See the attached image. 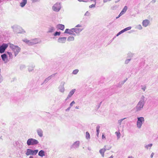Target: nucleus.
Returning <instances> with one entry per match:
<instances>
[{"instance_id":"nucleus-22","label":"nucleus","mask_w":158,"mask_h":158,"mask_svg":"<svg viewBox=\"0 0 158 158\" xmlns=\"http://www.w3.org/2000/svg\"><path fill=\"white\" fill-rule=\"evenodd\" d=\"M86 138L87 139L90 138V135L88 132H86Z\"/></svg>"},{"instance_id":"nucleus-40","label":"nucleus","mask_w":158,"mask_h":158,"mask_svg":"<svg viewBox=\"0 0 158 158\" xmlns=\"http://www.w3.org/2000/svg\"><path fill=\"white\" fill-rule=\"evenodd\" d=\"M79 1H81V0H80V1L79 0Z\"/></svg>"},{"instance_id":"nucleus-17","label":"nucleus","mask_w":158,"mask_h":158,"mask_svg":"<svg viewBox=\"0 0 158 158\" xmlns=\"http://www.w3.org/2000/svg\"><path fill=\"white\" fill-rule=\"evenodd\" d=\"M38 155L41 157H43L45 156V152L42 150H40L38 153Z\"/></svg>"},{"instance_id":"nucleus-1","label":"nucleus","mask_w":158,"mask_h":158,"mask_svg":"<svg viewBox=\"0 0 158 158\" xmlns=\"http://www.w3.org/2000/svg\"><path fill=\"white\" fill-rule=\"evenodd\" d=\"M81 31V29L77 28H73L71 29H66L64 31V33H69V34L75 35L74 33H78Z\"/></svg>"},{"instance_id":"nucleus-12","label":"nucleus","mask_w":158,"mask_h":158,"mask_svg":"<svg viewBox=\"0 0 158 158\" xmlns=\"http://www.w3.org/2000/svg\"><path fill=\"white\" fill-rule=\"evenodd\" d=\"M127 6H125L124 7L123 9L121 12H120V14L118 15V17H120L123 14L126 12V11L127 10Z\"/></svg>"},{"instance_id":"nucleus-33","label":"nucleus","mask_w":158,"mask_h":158,"mask_svg":"<svg viewBox=\"0 0 158 158\" xmlns=\"http://www.w3.org/2000/svg\"><path fill=\"white\" fill-rule=\"evenodd\" d=\"M154 154V153H152L151 155V158H152Z\"/></svg>"},{"instance_id":"nucleus-15","label":"nucleus","mask_w":158,"mask_h":158,"mask_svg":"<svg viewBox=\"0 0 158 158\" xmlns=\"http://www.w3.org/2000/svg\"><path fill=\"white\" fill-rule=\"evenodd\" d=\"M57 28L62 30H63L64 28V26L61 24H59L57 26Z\"/></svg>"},{"instance_id":"nucleus-8","label":"nucleus","mask_w":158,"mask_h":158,"mask_svg":"<svg viewBox=\"0 0 158 158\" xmlns=\"http://www.w3.org/2000/svg\"><path fill=\"white\" fill-rule=\"evenodd\" d=\"M143 107V104L142 102H139L137 104L136 109L137 111L140 110Z\"/></svg>"},{"instance_id":"nucleus-31","label":"nucleus","mask_w":158,"mask_h":158,"mask_svg":"<svg viewBox=\"0 0 158 158\" xmlns=\"http://www.w3.org/2000/svg\"><path fill=\"white\" fill-rule=\"evenodd\" d=\"M102 139H105V136L104 134H102Z\"/></svg>"},{"instance_id":"nucleus-7","label":"nucleus","mask_w":158,"mask_h":158,"mask_svg":"<svg viewBox=\"0 0 158 158\" xmlns=\"http://www.w3.org/2000/svg\"><path fill=\"white\" fill-rule=\"evenodd\" d=\"M60 5L57 3L55 4L52 7L53 10L56 11H59L60 10Z\"/></svg>"},{"instance_id":"nucleus-35","label":"nucleus","mask_w":158,"mask_h":158,"mask_svg":"<svg viewBox=\"0 0 158 158\" xmlns=\"http://www.w3.org/2000/svg\"><path fill=\"white\" fill-rule=\"evenodd\" d=\"M127 158H133L132 156H129Z\"/></svg>"},{"instance_id":"nucleus-2","label":"nucleus","mask_w":158,"mask_h":158,"mask_svg":"<svg viewBox=\"0 0 158 158\" xmlns=\"http://www.w3.org/2000/svg\"><path fill=\"white\" fill-rule=\"evenodd\" d=\"M10 47L15 53V56H16L20 51L21 48L18 46H15L12 44H10Z\"/></svg>"},{"instance_id":"nucleus-16","label":"nucleus","mask_w":158,"mask_h":158,"mask_svg":"<svg viewBox=\"0 0 158 158\" xmlns=\"http://www.w3.org/2000/svg\"><path fill=\"white\" fill-rule=\"evenodd\" d=\"M106 149L105 148H103L101 149L99 151V152L102 155V157L104 156V154L105 152L106 151Z\"/></svg>"},{"instance_id":"nucleus-4","label":"nucleus","mask_w":158,"mask_h":158,"mask_svg":"<svg viewBox=\"0 0 158 158\" xmlns=\"http://www.w3.org/2000/svg\"><path fill=\"white\" fill-rule=\"evenodd\" d=\"M38 150H32L31 149H28L27 150L26 155L27 156H29V155H36L38 152Z\"/></svg>"},{"instance_id":"nucleus-13","label":"nucleus","mask_w":158,"mask_h":158,"mask_svg":"<svg viewBox=\"0 0 158 158\" xmlns=\"http://www.w3.org/2000/svg\"><path fill=\"white\" fill-rule=\"evenodd\" d=\"M1 57L2 59V60L5 62H6L7 61V57L6 55L5 54H4L1 55Z\"/></svg>"},{"instance_id":"nucleus-23","label":"nucleus","mask_w":158,"mask_h":158,"mask_svg":"<svg viewBox=\"0 0 158 158\" xmlns=\"http://www.w3.org/2000/svg\"><path fill=\"white\" fill-rule=\"evenodd\" d=\"M68 40L69 41H73L74 40V38L73 37H69Z\"/></svg>"},{"instance_id":"nucleus-9","label":"nucleus","mask_w":158,"mask_h":158,"mask_svg":"<svg viewBox=\"0 0 158 158\" xmlns=\"http://www.w3.org/2000/svg\"><path fill=\"white\" fill-rule=\"evenodd\" d=\"M66 40V38L65 37L60 38L58 39V42L60 43H65Z\"/></svg>"},{"instance_id":"nucleus-3","label":"nucleus","mask_w":158,"mask_h":158,"mask_svg":"<svg viewBox=\"0 0 158 158\" xmlns=\"http://www.w3.org/2000/svg\"><path fill=\"white\" fill-rule=\"evenodd\" d=\"M38 143L37 140L32 138L28 139L27 141V144L29 146L37 144Z\"/></svg>"},{"instance_id":"nucleus-36","label":"nucleus","mask_w":158,"mask_h":158,"mask_svg":"<svg viewBox=\"0 0 158 158\" xmlns=\"http://www.w3.org/2000/svg\"><path fill=\"white\" fill-rule=\"evenodd\" d=\"M29 158H33V157H32V156H30V157Z\"/></svg>"},{"instance_id":"nucleus-34","label":"nucleus","mask_w":158,"mask_h":158,"mask_svg":"<svg viewBox=\"0 0 158 158\" xmlns=\"http://www.w3.org/2000/svg\"><path fill=\"white\" fill-rule=\"evenodd\" d=\"M123 119H121L120 120H119L118 121V122H119V123H120V125L121 124V123L122 121H123Z\"/></svg>"},{"instance_id":"nucleus-20","label":"nucleus","mask_w":158,"mask_h":158,"mask_svg":"<svg viewBox=\"0 0 158 158\" xmlns=\"http://www.w3.org/2000/svg\"><path fill=\"white\" fill-rule=\"evenodd\" d=\"M115 134L116 135L118 138H119L120 135V133L119 131L115 132Z\"/></svg>"},{"instance_id":"nucleus-11","label":"nucleus","mask_w":158,"mask_h":158,"mask_svg":"<svg viewBox=\"0 0 158 158\" xmlns=\"http://www.w3.org/2000/svg\"><path fill=\"white\" fill-rule=\"evenodd\" d=\"M150 22L148 19L143 20L142 22L143 26L145 27H146L149 25Z\"/></svg>"},{"instance_id":"nucleus-39","label":"nucleus","mask_w":158,"mask_h":158,"mask_svg":"<svg viewBox=\"0 0 158 158\" xmlns=\"http://www.w3.org/2000/svg\"><path fill=\"white\" fill-rule=\"evenodd\" d=\"M29 40H28L27 41V42H29Z\"/></svg>"},{"instance_id":"nucleus-29","label":"nucleus","mask_w":158,"mask_h":158,"mask_svg":"<svg viewBox=\"0 0 158 158\" xmlns=\"http://www.w3.org/2000/svg\"><path fill=\"white\" fill-rule=\"evenodd\" d=\"M75 103V102L74 101H73L70 104V106H72Z\"/></svg>"},{"instance_id":"nucleus-5","label":"nucleus","mask_w":158,"mask_h":158,"mask_svg":"<svg viewBox=\"0 0 158 158\" xmlns=\"http://www.w3.org/2000/svg\"><path fill=\"white\" fill-rule=\"evenodd\" d=\"M144 121V119L143 117H141L138 118V121L137 122V125L138 127L140 128L142 126V122Z\"/></svg>"},{"instance_id":"nucleus-41","label":"nucleus","mask_w":158,"mask_h":158,"mask_svg":"<svg viewBox=\"0 0 158 158\" xmlns=\"http://www.w3.org/2000/svg\"><path fill=\"white\" fill-rule=\"evenodd\" d=\"M76 108H77V107H76Z\"/></svg>"},{"instance_id":"nucleus-30","label":"nucleus","mask_w":158,"mask_h":158,"mask_svg":"<svg viewBox=\"0 0 158 158\" xmlns=\"http://www.w3.org/2000/svg\"><path fill=\"white\" fill-rule=\"evenodd\" d=\"M138 27H139V29H141L142 28V27L141 26V25H139L138 26Z\"/></svg>"},{"instance_id":"nucleus-18","label":"nucleus","mask_w":158,"mask_h":158,"mask_svg":"<svg viewBox=\"0 0 158 158\" xmlns=\"http://www.w3.org/2000/svg\"><path fill=\"white\" fill-rule=\"evenodd\" d=\"M27 2V0H23L22 2L20 3V6L22 7L25 6Z\"/></svg>"},{"instance_id":"nucleus-26","label":"nucleus","mask_w":158,"mask_h":158,"mask_svg":"<svg viewBox=\"0 0 158 158\" xmlns=\"http://www.w3.org/2000/svg\"><path fill=\"white\" fill-rule=\"evenodd\" d=\"M60 32H58L57 31H56L55 32V33L54 34V35L55 36H56V35H60Z\"/></svg>"},{"instance_id":"nucleus-6","label":"nucleus","mask_w":158,"mask_h":158,"mask_svg":"<svg viewBox=\"0 0 158 158\" xmlns=\"http://www.w3.org/2000/svg\"><path fill=\"white\" fill-rule=\"evenodd\" d=\"M8 47V45L5 44H3L1 46H0V53H3Z\"/></svg>"},{"instance_id":"nucleus-25","label":"nucleus","mask_w":158,"mask_h":158,"mask_svg":"<svg viewBox=\"0 0 158 158\" xmlns=\"http://www.w3.org/2000/svg\"><path fill=\"white\" fill-rule=\"evenodd\" d=\"M78 70L75 69L73 71V73L74 74H76L78 72Z\"/></svg>"},{"instance_id":"nucleus-38","label":"nucleus","mask_w":158,"mask_h":158,"mask_svg":"<svg viewBox=\"0 0 158 158\" xmlns=\"http://www.w3.org/2000/svg\"><path fill=\"white\" fill-rule=\"evenodd\" d=\"M119 17H118H118H116V19H117V18H118Z\"/></svg>"},{"instance_id":"nucleus-19","label":"nucleus","mask_w":158,"mask_h":158,"mask_svg":"<svg viewBox=\"0 0 158 158\" xmlns=\"http://www.w3.org/2000/svg\"><path fill=\"white\" fill-rule=\"evenodd\" d=\"M37 132L38 135L42 137L43 136V131L40 129L37 130Z\"/></svg>"},{"instance_id":"nucleus-24","label":"nucleus","mask_w":158,"mask_h":158,"mask_svg":"<svg viewBox=\"0 0 158 158\" xmlns=\"http://www.w3.org/2000/svg\"><path fill=\"white\" fill-rule=\"evenodd\" d=\"M95 2V4H92L91 5L89 6V8H92L93 7H94L95 6V5L96 4V0H94Z\"/></svg>"},{"instance_id":"nucleus-27","label":"nucleus","mask_w":158,"mask_h":158,"mask_svg":"<svg viewBox=\"0 0 158 158\" xmlns=\"http://www.w3.org/2000/svg\"><path fill=\"white\" fill-rule=\"evenodd\" d=\"M7 53L9 55L10 57V58H12V54L11 52H7Z\"/></svg>"},{"instance_id":"nucleus-10","label":"nucleus","mask_w":158,"mask_h":158,"mask_svg":"<svg viewBox=\"0 0 158 158\" xmlns=\"http://www.w3.org/2000/svg\"><path fill=\"white\" fill-rule=\"evenodd\" d=\"M131 27H127L124 29L122 30L121 31H120L119 32L117 35V36H118L119 35H120L122 33H123L125 31L129 30L131 29Z\"/></svg>"},{"instance_id":"nucleus-28","label":"nucleus","mask_w":158,"mask_h":158,"mask_svg":"<svg viewBox=\"0 0 158 158\" xmlns=\"http://www.w3.org/2000/svg\"><path fill=\"white\" fill-rule=\"evenodd\" d=\"M152 143H151V144H149L148 145H147L146 146V147L148 149V147H151L152 146Z\"/></svg>"},{"instance_id":"nucleus-14","label":"nucleus","mask_w":158,"mask_h":158,"mask_svg":"<svg viewBox=\"0 0 158 158\" xmlns=\"http://www.w3.org/2000/svg\"><path fill=\"white\" fill-rule=\"evenodd\" d=\"M75 90V89H73L70 92L67 98H68L71 97V96L74 94Z\"/></svg>"},{"instance_id":"nucleus-37","label":"nucleus","mask_w":158,"mask_h":158,"mask_svg":"<svg viewBox=\"0 0 158 158\" xmlns=\"http://www.w3.org/2000/svg\"><path fill=\"white\" fill-rule=\"evenodd\" d=\"M113 157H112V156H111V157H110L109 158H113Z\"/></svg>"},{"instance_id":"nucleus-21","label":"nucleus","mask_w":158,"mask_h":158,"mask_svg":"<svg viewBox=\"0 0 158 158\" xmlns=\"http://www.w3.org/2000/svg\"><path fill=\"white\" fill-rule=\"evenodd\" d=\"M97 135L98 136V134L99 132V129H100V127L99 126H98L97 127Z\"/></svg>"},{"instance_id":"nucleus-32","label":"nucleus","mask_w":158,"mask_h":158,"mask_svg":"<svg viewBox=\"0 0 158 158\" xmlns=\"http://www.w3.org/2000/svg\"><path fill=\"white\" fill-rule=\"evenodd\" d=\"M111 0H103V2H106L108 1H111Z\"/></svg>"}]
</instances>
